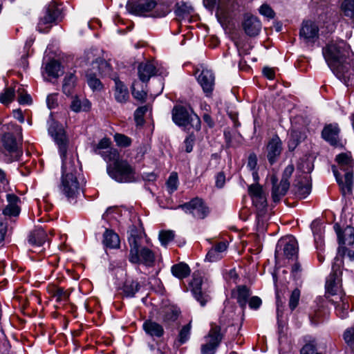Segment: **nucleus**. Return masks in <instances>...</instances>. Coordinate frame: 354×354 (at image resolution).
I'll return each mask as SVG.
<instances>
[{
  "instance_id": "1",
  "label": "nucleus",
  "mask_w": 354,
  "mask_h": 354,
  "mask_svg": "<svg viewBox=\"0 0 354 354\" xmlns=\"http://www.w3.org/2000/svg\"><path fill=\"white\" fill-rule=\"evenodd\" d=\"M349 53L350 47L343 40L332 41L323 50L328 66L347 86L354 84V63L349 58Z\"/></svg>"
},
{
  "instance_id": "2",
  "label": "nucleus",
  "mask_w": 354,
  "mask_h": 354,
  "mask_svg": "<svg viewBox=\"0 0 354 354\" xmlns=\"http://www.w3.org/2000/svg\"><path fill=\"white\" fill-rule=\"evenodd\" d=\"M78 162H75L74 158L63 160L62 162V176L60 189L68 199H74L79 194L80 191V183L77 175Z\"/></svg>"
},
{
  "instance_id": "3",
  "label": "nucleus",
  "mask_w": 354,
  "mask_h": 354,
  "mask_svg": "<svg viewBox=\"0 0 354 354\" xmlns=\"http://www.w3.org/2000/svg\"><path fill=\"white\" fill-rule=\"evenodd\" d=\"M340 171L333 170L336 180L344 195L350 194L353 185V160L348 153H340L336 157Z\"/></svg>"
},
{
  "instance_id": "4",
  "label": "nucleus",
  "mask_w": 354,
  "mask_h": 354,
  "mask_svg": "<svg viewBox=\"0 0 354 354\" xmlns=\"http://www.w3.org/2000/svg\"><path fill=\"white\" fill-rule=\"evenodd\" d=\"M171 114L172 120L176 125L185 128L189 127L196 131L201 129V120L192 108L176 105L172 109Z\"/></svg>"
},
{
  "instance_id": "5",
  "label": "nucleus",
  "mask_w": 354,
  "mask_h": 354,
  "mask_svg": "<svg viewBox=\"0 0 354 354\" xmlns=\"http://www.w3.org/2000/svg\"><path fill=\"white\" fill-rule=\"evenodd\" d=\"M109 176L119 183H131L136 180L135 171L127 160L118 161L115 165H107Z\"/></svg>"
},
{
  "instance_id": "6",
  "label": "nucleus",
  "mask_w": 354,
  "mask_h": 354,
  "mask_svg": "<svg viewBox=\"0 0 354 354\" xmlns=\"http://www.w3.org/2000/svg\"><path fill=\"white\" fill-rule=\"evenodd\" d=\"M313 169V166L309 162L304 161L299 164L298 170L302 174L295 180V192L299 198H306L311 191V183L309 174Z\"/></svg>"
},
{
  "instance_id": "7",
  "label": "nucleus",
  "mask_w": 354,
  "mask_h": 354,
  "mask_svg": "<svg viewBox=\"0 0 354 354\" xmlns=\"http://www.w3.org/2000/svg\"><path fill=\"white\" fill-rule=\"evenodd\" d=\"M61 15L60 8L55 2L52 1L46 8L44 15L39 19L37 26V30L42 33L48 32L53 24L61 19Z\"/></svg>"
},
{
  "instance_id": "8",
  "label": "nucleus",
  "mask_w": 354,
  "mask_h": 354,
  "mask_svg": "<svg viewBox=\"0 0 354 354\" xmlns=\"http://www.w3.org/2000/svg\"><path fill=\"white\" fill-rule=\"evenodd\" d=\"M341 261L337 257L333 266V272L328 276L326 283L327 292L333 297L344 294L342 290V272L339 270Z\"/></svg>"
},
{
  "instance_id": "9",
  "label": "nucleus",
  "mask_w": 354,
  "mask_h": 354,
  "mask_svg": "<svg viewBox=\"0 0 354 354\" xmlns=\"http://www.w3.org/2000/svg\"><path fill=\"white\" fill-rule=\"evenodd\" d=\"M129 259L132 263H142L151 266L155 261V254L151 249L140 244L130 248Z\"/></svg>"
},
{
  "instance_id": "10",
  "label": "nucleus",
  "mask_w": 354,
  "mask_h": 354,
  "mask_svg": "<svg viewBox=\"0 0 354 354\" xmlns=\"http://www.w3.org/2000/svg\"><path fill=\"white\" fill-rule=\"evenodd\" d=\"M179 207L186 213L192 214L194 218L198 219H203L209 212L208 207L205 204L203 201L199 198H195Z\"/></svg>"
},
{
  "instance_id": "11",
  "label": "nucleus",
  "mask_w": 354,
  "mask_h": 354,
  "mask_svg": "<svg viewBox=\"0 0 354 354\" xmlns=\"http://www.w3.org/2000/svg\"><path fill=\"white\" fill-rule=\"evenodd\" d=\"M13 132L4 133L2 142L5 149L9 152L18 153L19 142L21 140V128L17 125H13Z\"/></svg>"
},
{
  "instance_id": "12",
  "label": "nucleus",
  "mask_w": 354,
  "mask_h": 354,
  "mask_svg": "<svg viewBox=\"0 0 354 354\" xmlns=\"http://www.w3.org/2000/svg\"><path fill=\"white\" fill-rule=\"evenodd\" d=\"M156 4V1L154 0H140L136 2L128 3L127 9L131 14L138 16H146L147 13L151 12Z\"/></svg>"
},
{
  "instance_id": "13",
  "label": "nucleus",
  "mask_w": 354,
  "mask_h": 354,
  "mask_svg": "<svg viewBox=\"0 0 354 354\" xmlns=\"http://www.w3.org/2000/svg\"><path fill=\"white\" fill-rule=\"evenodd\" d=\"M222 339L220 333V328L218 326L212 327L208 335L205 337V343L202 345V353L207 354L208 353H214L218 347Z\"/></svg>"
},
{
  "instance_id": "14",
  "label": "nucleus",
  "mask_w": 354,
  "mask_h": 354,
  "mask_svg": "<svg viewBox=\"0 0 354 354\" xmlns=\"http://www.w3.org/2000/svg\"><path fill=\"white\" fill-rule=\"evenodd\" d=\"M198 82L207 97H209L214 86L215 77L212 71L203 69L197 77Z\"/></svg>"
},
{
  "instance_id": "15",
  "label": "nucleus",
  "mask_w": 354,
  "mask_h": 354,
  "mask_svg": "<svg viewBox=\"0 0 354 354\" xmlns=\"http://www.w3.org/2000/svg\"><path fill=\"white\" fill-rule=\"evenodd\" d=\"M282 142L278 136H274L266 147L267 158L270 164L274 163L282 151Z\"/></svg>"
},
{
  "instance_id": "16",
  "label": "nucleus",
  "mask_w": 354,
  "mask_h": 354,
  "mask_svg": "<svg viewBox=\"0 0 354 354\" xmlns=\"http://www.w3.org/2000/svg\"><path fill=\"white\" fill-rule=\"evenodd\" d=\"M49 133L59 146L62 160H63L66 157L67 158H73L72 156H68L66 153V138L64 129L62 127H50Z\"/></svg>"
},
{
  "instance_id": "17",
  "label": "nucleus",
  "mask_w": 354,
  "mask_h": 354,
  "mask_svg": "<svg viewBox=\"0 0 354 354\" xmlns=\"http://www.w3.org/2000/svg\"><path fill=\"white\" fill-rule=\"evenodd\" d=\"M281 248L283 249L284 256L288 259H291L297 254L298 251L297 240L292 236H286L279 241L276 252H278V248Z\"/></svg>"
},
{
  "instance_id": "18",
  "label": "nucleus",
  "mask_w": 354,
  "mask_h": 354,
  "mask_svg": "<svg viewBox=\"0 0 354 354\" xmlns=\"http://www.w3.org/2000/svg\"><path fill=\"white\" fill-rule=\"evenodd\" d=\"M243 28L248 36L255 37L261 30V23L257 17L247 14L244 16Z\"/></svg>"
},
{
  "instance_id": "19",
  "label": "nucleus",
  "mask_w": 354,
  "mask_h": 354,
  "mask_svg": "<svg viewBox=\"0 0 354 354\" xmlns=\"http://www.w3.org/2000/svg\"><path fill=\"white\" fill-rule=\"evenodd\" d=\"M192 287V293L195 299L200 302L202 306H204L206 303L210 300V296L206 292L202 290V279L200 276L194 275V278L191 282Z\"/></svg>"
},
{
  "instance_id": "20",
  "label": "nucleus",
  "mask_w": 354,
  "mask_h": 354,
  "mask_svg": "<svg viewBox=\"0 0 354 354\" xmlns=\"http://www.w3.org/2000/svg\"><path fill=\"white\" fill-rule=\"evenodd\" d=\"M330 301L333 304L335 308V312L338 317L342 319L346 318L348 313V297L344 294L332 297Z\"/></svg>"
},
{
  "instance_id": "21",
  "label": "nucleus",
  "mask_w": 354,
  "mask_h": 354,
  "mask_svg": "<svg viewBox=\"0 0 354 354\" xmlns=\"http://www.w3.org/2000/svg\"><path fill=\"white\" fill-rule=\"evenodd\" d=\"M138 76L140 80L145 82L158 73V70L155 63L151 61L142 62L138 66Z\"/></svg>"
},
{
  "instance_id": "22",
  "label": "nucleus",
  "mask_w": 354,
  "mask_h": 354,
  "mask_svg": "<svg viewBox=\"0 0 354 354\" xmlns=\"http://www.w3.org/2000/svg\"><path fill=\"white\" fill-rule=\"evenodd\" d=\"M115 86L113 95L115 100L121 104L126 103L129 98V93L127 87L118 78H113Z\"/></svg>"
},
{
  "instance_id": "23",
  "label": "nucleus",
  "mask_w": 354,
  "mask_h": 354,
  "mask_svg": "<svg viewBox=\"0 0 354 354\" xmlns=\"http://www.w3.org/2000/svg\"><path fill=\"white\" fill-rule=\"evenodd\" d=\"M251 295L250 289L245 286H239L232 290V295L235 298L241 307L245 309L248 304V298Z\"/></svg>"
},
{
  "instance_id": "24",
  "label": "nucleus",
  "mask_w": 354,
  "mask_h": 354,
  "mask_svg": "<svg viewBox=\"0 0 354 354\" xmlns=\"http://www.w3.org/2000/svg\"><path fill=\"white\" fill-rule=\"evenodd\" d=\"M225 242H220L213 246L207 252L205 259L209 262H215L223 257V253L227 250Z\"/></svg>"
},
{
  "instance_id": "25",
  "label": "nucleus",
  "mask_w": 354,
  "mask_h": 354,
  "mask_svg": "<svg viewBox=\"0 0 354 354\" xmlns=\"http://www.w3.org/2000/svg\"><path fill=\"white\" fill-rule=\"evenodd\" d=\"M8 205L4 208L3 213L6 216H17L20 212V208L18 206L19 198L15 194H8L6 195Z\"/></svg>"
},
{
  "instance_id": "26",
  "label": "nucleus",
  "mask_w": 354,
  "mask_h": 354,
  "mask_svg": "<svg viewBox=\"0 0 354 354\" xmlns=\"http://www.w3.org/2000/svg\"><path fill=\"white\" fill-rule=\"evenodd\" d=\"M338 237L339 243L344 245H353L354 243V228L347 226L342 232L339 230V226L336 224L334 226Z\"/></svg>"
},
{
  "instance_id": "27",
  "label": "nucleus",
  "mask_w": 354,
  "mask_h": 354,
  "mask_svg": "<svg viewBox=\"0 0 354 354\" xmlns=\"http://www.w3.org/2000/svg\"><path fill=\"white\" fill-rule=\"evenodd\" d=\"M339 129L337 124H328L322 131V137L332 145H337Z\"/></svg>"
},
{
  "instance_id": "28",
  "label": "nucleus",
  "mask_w": 354,
  "mask_h": 354,
  "mask_svg": "<svg viewBox=\"0 0 354 354\" xmlns=\"http://www.w3.org/2000/svg\"><path fill=\"white\" fill-rule=\"evenodd\" d=\"M318 31V26L314 22L307 21L303 24L300 30V36L309 41L317 37Z\"/></svg>"
},
{
  "instance_id": "29",
  "label": "nucleus",
  "mask_w": 354,
  "mask_h": 354,
  "mask_svg": "<svg viewBox=\"0 0 354 354\" xmlns=\"http://www.w3.org/2000/svg\"><path fill=\"white\" fill-rule=\"evenodd\" d=\"M70 109L75 113L88 111L91 109V102L84 97L80 98L75 95L72 97Z\"/></svg>"
},
{
  "instance_id": "30",
  "label": "nucleus",
  "mask_w": 354,
  "mask_h": 354,
  "mask_svg": "<svg viewBox=\"0 0 354 354\" xmlns=\"http://www.w3.org/2000/svg\"><path fill=\"white\" fill-rule=\"evenodd\" d=\"M142 328L145 333L151 337H160L164 333L162 326L151 320L145 321L143 324Z\"/></svg>"
},
{
  "instance_id": "31",
  "label": "nucleus",
  "mask_w": 354,
  "mask_h": 354,
  "mask_svg": "<svg viewBox=\"0 0 354 354\" xmlns=\"http://www.w3.org/2000/svg\"><path fill=\"white\" fill-rule=\"evenodd\" d=\"M145 236L143 230L137 228L136 226L132 225L129 230V236L128 238L130 248L137 247L141 244V241Z\"/></svg>"
},
{
  "instance_id": "32",
  "label": "nucleus",
  "mask_w": 354,
  "mask_h": 354,
  "mask_svg": "<svg viewBox=\"0 0 354 354\" xmlns=\"http://www.w3.org/2000/svg\"><path fill=\"white\" fill-rule=\"evenodd\" d=\"M46 233L41 228H37L29 236L28 242L35 248H39L46 241Z\"/></svg>"
},
{
  "instance_id": "33",
  "label": "nucleus",
  "mask_w": 354,
  "mask_h": 354,
  "mask_svg": "<svg viewBox=\"0 0 354 354\" xmlns=\"http://www.w3.org/2000/svg\"><path fill=\"white\" fill-rule=\"evenodd\" d=\"M289 182L286 179H281L279 185L273 181L272 197L274 202H278L281 196H284L289 188Z\"/></svg>"
},
{
  "instance_id": "34",
  "label": "nucleus",
  "mask_w": 354,
  "mask_h": 354,
  "mask_svg": "<svg viewBox=\"0 0 354 354\" xmlns=\"http://www.w3.org/2000/svg\"><path fill=\"white\" fill-rule=\"evenodd\" d=\"M77 77L74 73H67L63 81L62 91L64 94L69 96L71 95L76 86Z\"/></svg>"
},
{
  "instance_id": "35",
  "label": "nucleus",
  "mask_w": 354,
  "mask_h": 354,
  "mask_svg": "<svg viewBox=\"0 0 354 354\" xmlns=\"http://www.w3.org/2000/svg\"><path fill=\"white\" fill-rule=\"evenodd\" d=\"M119 236L113 230H106L104 233L103 243L109 248H118L120 246Z\"/></svg>"
},
{
  "instance_id": "36",
  "label": "nucleus",
  "mask_w": 354,
  "mask_h": 354,
  "mask_svg": "<svg viewBox=\"0 0 354 354\" xmlns=\"http://www.w3.org/2000/svg\"><path fill=\"white\" fill-rule=\"evenodd\" d=\"M305 135L299 131L292 130L288 140V147L289 151H294L302 140L305 138Z\"/></svg>"
},
{
  "instance_id": "37",
  "label": "nucleus",
  "mask_w": 354,
  "mask_h": 354,
  "mask_svg": "<svg viewBox=\"0 0 354 354\" xmlns=\"http://www.w3.org/2000/svg\"><path fill=\"white\" fill-rule=\"evenodd\" d=\"M98 154L103 158L108 165H115L116 162L122 160V159H120L119 153L115 149L111 148L106 151H99Z\"/></svg>"
},
{
  "instance_id": "38",
  "label": "nucleus",
  "mask_w": 354,
  "mask_h": 354,
  "mask_svg": "<svg viewBox=\"0 0 354 354\" xmlns=\"http://www.w3.org/2000/svg\"><path fill=\"white\" fill-rule=\"evenodd\" d=\"M171 272L176 277L183 279L189 275L190 269L186 263H180L171 267Z\"/></svg>"
},
{
  "instance_id": "39",
  "label": "nucleus",
  "mask_w": 354,
  "mask_h": 354,
  "mask_svg": "<svg viewBox=\"0 0 354 354\" xmlns=\"http://www.w3.org/2000/svg\"><path fill=\"white\" fill-rule=\"evenodd\" d=\"M140 285L138 282L133 280H127L123 286V293L126 297H133L139 290Z\"/></svg>"
},
{
  "instance_id": "40",
  "label": "nucleus",
  "mask_w": 354,
  "mask_h": 354,
  "mask_svg": "<svg viewBox=\"0 0 354 354\" xmlns=\"http://www.w3.org/2000/svg\"><path fill=\"white\" fill-rule=\"evenodd\" d=\"M45 71L48 76L58 77L62 72L61 65L58 62L52 60L46 65Z\"/></svg>"
},
{
  "instance_id": "41",
  "label": "nucleus",
  "mask_w": 354,
  "mask_h": 354,
  "mask_svg": "<svg viewBox=\"0 0 354 354\" xmlns=\"http://www.w3.org/2000/svg\"><path fill=\"white\" fill-rule=\"evenodd\" d=\"M86 82L93 91H100L103 88V84L96 77L95 74L87 73Z\"/></svg>"
},
{
  "instance_id": "42",
  "label": "nucleus",
  "mask_w": 354,
  "mask_h": 354,
  "mask_svg": "<svg viewBox=\"0 0 354 354\" xmlns=\"http://www.w3.org/2000/svg\"><path fill=\"white\" fill-rule=\"evenodd\" d=\"M93 68H97L99 73L103 75H111V66L107 62L101 59H96L95 62H92Z\"/></svg>"
},
{
  "instance_id": "43",
  "label": "nucleus",
  "mask_w": 354,
  "mask_h": 354,
  "mask_svg": "<svg viewBox=\"0 0 354 354\" xmlns=\"http://www.w3.org/2000/svg\"><path fill=\"white\" fill-rule=\"evenodd\" d=\"M344 16L354 19V0H344L341 6Z\"/></svg>"
},
{
  "instance_id": "44",
  "label": "nucleus",
  "mask_w": 354,
  "mask_h": 354,
  "mask_svg": "<svg viewBox=\"0 0 354 354\" xmlns=\"http://www.w3.org/2000/svg\"><path fill=\"white\" fill-rule=\"evenodd\" d=\"M175 234L172 230H162L159 232V240L163 246H167L171 242Z\"/></svg>"
},
{
  "instance_id": "45",
  "label": "nucleus",
  "mask_w": 354,
  "mask_h": 354,
  "mask_svg": "<svg viewBox=\"0 0 354 354\" xmlns=\"http://www.w3.org/2000/svg\"><path fill=\"white\" fill-rule=\"evenodd\" d=\"M15 97V90L12 88H6L0 93V102L3 104L10 103Z\"/></svg>"
},
{
  "instance_id": "46",
  "label": "nucleus",
  "mask_w": 354,
  "mask_h": 354,
  "mask_svg": "<svg viewBox=\"0 0 354 354\" xmlns=\"http://www.w3.org/2000/svg\"><path fill=\"white\" fill-rule=\"evenodd\" d=\"M18 95V102L20 104H30L32 102V98L25 89L19 86L17 90Z\"/></svg>"
},
{
  "instance_id": "47",
  "label": "nucleus",
  "mask_w": 354,
  "mask_h": 354,
  "mask_svg": "<svg viewBox=\"0 0 354 354\" xmlns=\"http://www.w3.org/2000/svg\"><path fill=\"white\" fill-rule=\"evenodd\" d=\"M252 202L259 213L263 214L267 207V201L265 194L254 197L252 198Z\"/></svg>"
},
{
  "instance_id": "48",
  "label": "nucleus",
  "mask_w": 354,
  "mask_h": 354,
  "mask_svg": "<svg viewBox=\"0 0 354 354\" xmlns=\"http://www.w3.org/2000/svg\"><path fill=\"white\" fill-rule=\"evenodd\" d=\"M178 175L176 173L173 172L170 174L167 181V187L168 189L169 192L172 193L174 191H176L178 188Z\"/></svg>"
},
{
  "instance_id": "49",
  "label": "nucleus",
  "mask_w": 354,
  "mask_h": 354,
  "mask_svg": "<svg viewBox=\"0 0 354 354\" xmlns=\"http://www.w3.org/2000/svg\"><path fill=\"white\" fill-rule=\"evenodd\" d=\"M148 110V106H142L136 110L134 118L138 125H141L144 123V115Z\"/></svg>"
},
{
  "instance_id": "50",
  "label": "nucleus",
  "mask_w": 354,
  "mask_h": 354,
  "mask_svg": "<svg viewBox=\"0 0 354 354\" xmlns=\"http://www.w3.org/2000/svg\"><path fill=\"white\" fill-rule=\"evenodd\" d=\"M305 345L301 349L300 354H313L316 351V343L315 339L309 338L306 340Z\"/></svg>"
},
{
  "instance_id": "51",
  "label": "nucleus",
  "mask_w": 354,
  "mask_h": 354,
  "mask_svg": "<svg viewBox=\"0 0 354 354\" xmlns=\"http://www.w3.org/2000/svg\"><path fill=\"white\" fill-rule=\"evenodd\" d=\"M191 324H188L184 326L179 333L178 342L179 345L186 342L190 336Z\"/></svg>"
},
{
  "instance_id": "52",
  "label": "nucleus",
  "mask_w": 354,
  "mask_h": 354,
  "mask_svg": "<svg viewBox=\"0 0 354 354\" xmlns=\"http://www.w3.org/2000/svg\"><path fill=\"white\" fill-rule=\"evenodd\" d=\"M68 293L61 288H55L53 294V297L57 302L66 301L68 299Z\"/></svg>"
},
{
  "instance_id": "53",
  "label": "nucleus",
  "mask_w": 354,
  "mask_h": 354,
  "mask_svg": "<svg viewBox=\"0 0 354 354\" xmlns=\"http://www.w3.org/2000/svg\"><path fill=\"white\" fill-rule=\"evenodd\" d=\"M178 316V310L169 308L165 311L163 321L166 323H170L176 320Z\"/></svg>"
},
{
  "instance_id": "54",
  "label": "nucleus",
  "mask_w": 354,
  "mask_h": 354,
  "mask_svg": "<svg viewBox=\"0 0 354 354\" xmlns=\"http://www.w3.org/2000/svg\"><path fill=\"white\" fill-rule=\"evenodd\" d=\"M344 339L347 345L354 349V326L344 332Z\"/></svg>"
},
{
  "instance_id": "55",
  "label": "nucleus",
  "mask_w": 354,
  "mask_h": 354,
  "mask_svg": "<svg viewBox=\"0 0 354 354\" xmlns=\"http://www.w3.org/2000/svg\"><path fill=\"white\" fill-rule=\"evenodd\" d=\"M114 140L116 144L122 147H127L131 145V139L123 134H115Z\"/></svg>"
},
{
  "instance_id": "56",
  "label": "nucleus",
  "mask_w": 354,
  "mask_h": 354,
  "mask_svg": "<svg viewBox=\"0 0 354 354\" xmlns=\"http://www.w3.org/2000/svg\"><path fill=\"white\" fill-rule=\"evenodd\" d=\"M194 10L193 8L186 3L182 2L180 3H178L177 9L176 10L178 15L185 16V15H189Z\"/></svg>"
},
{
  "instance_id": "57",
  "label": "nucleus",
  "mask_w": 354,
  "mask_h": 354,
  "mask_svg": "<svg viewBox=\"0 0 354 354\" xmlns=\"http://www.w3.org/2000/svg\"><path fill=\"white\" fill-rule=\"evenodd\" d=\"M300 297V291L298 289H295L290 295L289 300V307L293 310L298 305Z\"/></svg>"
},
{
  "instance_id": "58",
  "label": "nucleus",
  "mask_w": 354,
  "mask_h": 354,
  "mask_svg": "<svg viewBox=\"0 0 354 354\" xmlns=\"http://www.w3.org/2000/svg\"><path fill=\"white\" fill-rule=\"evenodd\" d=\"M249 194L251 196L252 198L254 197H258L259 196H262L264 194L262 187L259 184L255 183L252 184L248 187Z\"/></svg>"
},
{
  "instance_id": "59",
  "label": "nucleus",
  "mask_w": 354,
  "mask_h": 354,
  "mask_svg": "<svg viewBox=\"0 0 354 354\" xmlns=\"http://www.w3.org/2000/svg\"><path fill=\"white\" fill-rule=\"evenodd\" d=\"M111 140L109 138H102L95 148V152L98 154L99 151H106L110 148Z\"/></svg>"
},
{
  "instance_id": "60",
  "label": "nucleus",
  "mask_w": 354,
  "mask_h": 354,
  "mask_svg": "<svg viewBox=\"0 0 354 354\" xmlns=\"http://www.w3.org/2000/svg\"><path fill=\"white\" fill-rule=\"evenodd\" d=\"M138 85V83L136 82H134L133 84H132V95L133 96V97L140 102H143L145 101V100L146 99V97H147V93L145 91H144L143 90H136V86Z\"/></svg>"
},
{
  "instance_id": "61",
  "label": "nucleus",
  "mask_w": 354,
  "mask_h": 354,
  "mask_svg": "<svg viewBox=\"0 0 354 354\" xmlns=\"http://www.w3.org/2000/svg\"><path fill=\"white\" fill-rule=\"evenodd\" d=\"M259 12L261 15L270 19L274 17V11L268 4H263L259 8Z\"/></svg>"
},
{
  "instance_id": "62",
  "label": "nucleus",
  "mask_w": 354,
  "mask_h": 354,
  "mask_svg": "<svg viewBox=\"0 0 354 354\" xmlns=\"http://www.w3.org/2000/svg\"><path fill=\"white\" fill-rule=\"evenodd\" d=\"M195 141V136L193 134H189L184 141L185 151L189 153L193 149V146Z\"/></svg>"
},
{
  "instance_id": "63",
  "label": "nucleus",
  "mask_w": 354,
  "mask_h": 354,
  "mask_svg": "<svg viewBox=\"0 0 354 354\" xmlns=\"http://www.w3.org/2000/svg\"><path fill=\"white\" fill-rule=\"evenodd\" d=\"M248 303L250 308L257 310L261 306L262 301L259 297L254 296L248 301Z\"/></svg>"
},
{
  "instance_id": "64",
  "label": "nucleus",
  "mask_w": 354,
  "mask_h": 354,
  "mask_svg": "<svg viewBox=\"0 0 354 354\" xmlns=\"http://www.w3.org/2000/svg\"><path fill=\"white\" fill-rule=\"evenodd\" d=\"M339 254L347 257L350 261L354 260V251L346 249L344 247H339L338 250Z\"/></svg>"
}]
</instances>
